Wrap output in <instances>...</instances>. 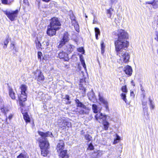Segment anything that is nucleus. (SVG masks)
Instances as JSON below:
<instances>
[{
	"instance_id": "1",
	"label": "nucleus",
	"mask_w": 158,
	"mask_h": 158,
	"mask_svg": "<svg viewBox=\"0 0 158 158\" xmlns=\"http://www.w3.org/2000/svg\"><path fill=\"white\" fill-rule=\"evenodd\" d=\"M114 34L118 37L114 44L117 55L120 57V63H127L130 58V54L126 50L129 44V42L127 41L128 39V34L126 31L122 29L114 32Z\"/></svg>"
},
{
	"instance_id": "2",
	"label": "nucleus",
	"mask_w": 158,
	"mask_h": 158,
	"mask_svg": "<svg viewBox=\"0 0 158 158\" xmlns=\"http://www.w3.org/2000/svg\"><path fill=\"white\" fill-rule=\"evenodd\" d=\"M39 135L41 137L42 139H40V146L41 149V155L44 156H47L48 153V149L49 148V143L47 139L48 137H52V136L51 132L48 131L46 132L38 131Z\"/></svg>"
},
{
	"instance_id": "3",
	"label": "nucleus",
	"mask_w": 158,
	"mask_h": 158,
	"mask_svg": "<svg viewBox=\"0 0 158 158\" xmlns=\"http://www.w3.org/2000/svg\"><path fill=\"white\" fill-rule=\"evenodd\" d=\"M60 23L57 18H53L50 21V25L48 26L47 34L50 36H52L56 34V31L60 28Z\"/></svg>"
},
{
	"instance_id": "4",
	"label": "nucleus",
	"mask_w": 158,
	"mask_h": 158,
	"mask_svg": "<svg viewBox=\"0 0 158 158\" xmlns=\"http://www.w3.org/2000/svg\"><path fill=\"white\" fill-rule=\"evenodd\" d=\"M95 119L100 123H103L104 129L106 130L108 129L109 123L106 120L107 115L98 113L95 116Z\"/></svg>"
},
{
	"instance_id": "5",
	"label": "nucleus",
	"mask_w": 158,
	"mask_h": 158,
	"mask_svg": "<svg viewBox=\"0 0 158 158\" xmlns=\"http://www.w3.org/2000/svg\"><path fill=\"white\" fill-rule=\"evenodd\" d=\"M27 86L24 85H22L20 87L21 90V94L20 97H19V99L20 101L19 104L20 105L22 106H24V104H23L21 102H25L27 100V95L26 91L27 89Z\"/></svg>"
},
{
	"instance_id": "6",
	"label": "nucleus",
	"mask_w": 158,
	"mask_h": 158,
	"mask_svg": "<svg viewBox=\"0 0 158 158\" xmlns=\"http://www.w3.org/2000/svg\"><path fill=\"white\" fill-rule=\"evenodd\" d=\"M3 12L11 21H14L16 19V18L17 17L19 10H16L15 11L6 10L4 11Z\"/></svg>"
},
{
	"instance_id": "7",
	"label": "nucleus",
	"mask_w": 158,
	"mask_h": 158,
	"mask_svg": "<svg viewBox=\"0 0 158 158\" xmlns=\"http://www.w3.org/2000/svg\"><path fill=\"white\" fill-rule=\"evenodd\" d=\"M57 123L60 127L63 129H66V127H69L71 125L70 123L61 118L58 120Z\"/></svg>"
},
{
	"instance_id": "8",
	"label": "nucleus",
	"mask_w": 158,
	"mask_h": 158,
	"mask_svg": "<svg viewBox=\"0 0 158 158\" xmlns=\"http://www.w3.org/2000/svg\"><path fill=\"white\" fill-rule=\"evenodd\" d=\"M121 90L123 92L121 94V98L126 103H127V100L126 98V95L127 92V90L126 85L123 86L121 88Z\"/></svg>"
},
{
	"instance_id": "9",
	"label": "nucleus",
	"mask_w": 158,
	"mask_h": 158,
	"mask_svg": "<svg viewBox=\"0 0 158 158\" xmlns=\"http://www.w3.org/2000/svg\"><path fill=\"white\" fill-rule=\"evenodd\" d=\"M58 57L60 59H63L65 61H68L69 59L67 53L63 51L59 52Z\"/></svg>"
},
{
	"instance_id": "10",
	"label": "nucleus",
	"mask_w": 158,
	"mask_h": 158,
	"mask_svg": "<svg viewBox=\"0 0 158 158\" xmlns=\"http://www.w3.org/2000/svg\"><path fill=\"white\" fill-rule=\"evenodd\" d=\"M124 71L126 74L130 76L132 74V69L131 66L127 65L124 69Z\"/></svg>"
},
{
	"instance_id": "11",
	"label": "nucleus",
	"mask_w": 158,
	"mask_h": 158,
	"mask_svg": "<svg viewBox=\"0 0 158 158\" xmlns=\"http://www.w3.org/2000/svg\"><path fill=\"white\" fill-rule=\"evenodd\" d=\"M64 143L62 140H60L57 145L56 149L58 152L61 151L63 150L64 147Z\"/></svg>"
},
{
	"instance_id": "12",
	"label": "nucleus",
	"mask_w": 158,
	"mask_h": 158,
	"mask_svg": "<svg viewBox=\"0 0 158 158\" xmlns=\"http://www.w3.org/2000/svg\"><path fill=\"white\" fill-rule=\"evenodd\" d=\"M75 102L77 104V107H79L81 108V109L82 108H84L86 110H88V107L86 106L84 104L81 102L78 99H76L75 100Z\"/></svg>"
},
{
	"instance_id": "13",
	"label": "nucleus",
	"mask_w": 158,
	"mask_h": 158,
	"mask_svg": "<svg viewBox=\"0 0 158 158\" xmlns=\"http://www.w3.org/2000/svg\"><path fill=\"white\" fill-rule=\"evenodd\" d=\"M99 101L104 105L105 107L107 109L108 105V103L107 101L105 100L103 97L101 96L100 94H99Z\"/></svg>"
},
{
	"instance_id": "14",
	"label": "nucleus",
	"mask_w": 158,
	"mask_h": 158,
	"mask_svg": "<svg viewBox=\"0 0 158 158\" xmlns=\"http://www.w3.org/2000/svg\"><path fill=\"white\" fill-rule=\"evenodd\" d=\"M60 156L62 158H69V156L67 153L66 150H64L62 151H60Z\"/></svg>"
},
{
	"instance_id": "15",
	"label": "nucleus",
	"mask_w": 158,
	"mask_h": 158,
	"mask_svg": "<svg viewBox=\"0 0 158 158\" xmlns=\"http://www.w3.org/2000/svg\"><path fill=\"white\" fill-rule=\"evenodd\" d=\"M92 110L94 113H98L100 112L101 109V108L100 107H98L95 104H93L92 106Z\"/></svg>"
},
{
	"instance_id": "16",
	"label": "nucleus",
	"mask_w": 158,
	"mask_h": 158,
	"mask_svg": "<svg viewBox=\"0 0 158 158\" xmlns=\"http://www.w3.org/2000/svg\"><path fill=\"white\" fill-rule=\"evenodd\" d=\"M9 95L10 97L12 99H15V94L14 91L12 89L9 87Z\"/></svg>"
},
{
	"instance_id": "17",
	"label": "nucleus",
	"mask_w": 158,
	"mask_h": 158,
	"mask_svg": "<svg viewBox=\"0 0 158 158\" xmlns=\"http://www.w3.org/2000/svg\"><path fill=\"white\" fill-rule=\"evenodd\" d=\"M15 43L14 41H11L10 47V48L11 51H14L15 52H17V49L16 47L15 46Z\"/></svg>"
},
{
	"instance_id": "18",
	"label": "nucleus",
	"mask_w": 158,
	"mask_h": 158,
	"mask_svg": "<svg viewBox=\"0 0 158 158\" xmlns=\"http://www.w3.org/2000/svg\"><path fill=\"white\" fill-rule=\"evenodd\" d=\"M89 108L88 107L87 110H86L84 108H82L81 109L78 110V112L80 114H88L89 113Z\"/></svg>"
},
{
	"instance_id": "19",
	"label": "nucleus",
	"mask_w": 158,
	"mask_h": 158,
	"mask_svg": "<svg viewBox=\"0 0 158 158\" xmlns=\"http://www.w3.org/2000/svg\"><path fill=\"white\" fill-rule=\"evenodd\" d=\"M73 25L74 26L75 30L78 32L79 31V26L76 20L71 21Z\"/></svg>"
},
{
	"instance_id": "20",
	"label": "nucleus",
	"mask_w": 158,
	"mask_h": 158,
	"mask_svg": "<svg viewBox=\"0 0 158 158\" xmlns=\"http://www.w3.org/2000/svg\"><path fill=\"white\" fill-rule=\"evenodd\" d=\"M37 81L40 82H42L44 80V76L42 73L40 71L37 77Z\"/></svg>"
},
{
	"instance_id": "21",
	"label": "nucleus",
	"mask_w": 158,
	"mask_h": 158,
	"mask_svg": "<svg viewBox=\"0 0 158 158\" xmlns=\"http://www.w3.org/2000/svg\"><path fill=\"white\" fill-rule=\"evenodd\" d=\"M17 158H29V156L25 152L20 153Z\"/></svg>"
},
{
	"instance_id": "22",
	"label": "nucleus",
	"mask_w": 158,
	"mask_h": 158,
	"mask_svg": "<svg viewBox=\"0 0 158 158\" xmlns=\"http://www.w3.org/2000/svg\"><path fill=\"white\" fill-rule=\"evenodd\" d=\"M23 118L26 122H30V118L29 116L27 113H25L23 114Z\"/></svg>"
},
{
	"instance_id": "23",
	"label": "nucleus",
	"mask_w": 158,
	"mask_h": 158,
	"mask_svg": "<svg viewBox=\"0 0 158 158\" xmlns=\"http://www.w3.org/2000/svg\"><path fill=\"white\" fill-rule=\"evenodd\" d=\"M114 9L111 8L106 10V13L108 15V17L109 18H111L112 14V12L113 11Z\"/></svg>"
},
{
	"instance_id": "24",
	"label": "nucleus",
	"mask_w": 158,
	"mask_h": 158,
	"mask_svg": "<svg viewBox=\"0 0 158 158\" xmlns=\"http://www.w3.org/2000/svg\"><path fill=\"white\" fill-rule=\"evenodd\" d=\"M80 60L81 61V62L82 65L85 71H86L87 70H86V66L85 63V62L84 60L83 59V58L82 57V56H80Z\"/></svg>"
},
{
	"instance_id": "25",
	"label": "nucleus",
	"mask_w": 158,
	"mask_h": 158,
	"mask_svg": "<svg viewBox=\"0 0 158 158\" xmlns=\"http://www.w3.org/2000/svg\"><path fill=\"white\" fill-rule=\"evenodd\" d=\"M95 37L97 40L98 39V35H100V31L99 29L98 28L96 27L95 28Z\"/></svg>"
},
{
	"instance_id": "26",
	"label": "nucleus",
	"mask_w": 158,
	"mask_h": 158,
	"mask_svg": "<svg viewBox=\"0 0 158 158\" xmlns=\"http://www.w3.org/2000/svg\"><path fill=\"white\" fill-rule=\"evenodd\" d=\"M63 40L67 42L69 40L68 34L67 32H65L64 34L62 39Z\"/></svg>"
},
{
	"instance_id": "27",
	"label": "nucleus",
	"mask_w": 158,
	"mask_h": 158,
	"mask_svg": "<svg viewBox=\"0 0 158 158\" xmlns=\"http://www.w3.org/2000/svg\"><path fill=\"white\" fill-rule=\"evenodd\" d=\"M35 43L36 46L39 48H44V46L42 45L40 43L39 41L38 40V39L37 40L35 41Z\"/></svg>"
},
{
	"instance_id": "28",
	"label": "nucleus",
	"mask_w": 158,
	"mask_h": 158,
	"mask_svg": "<svg viewBox=\"0 0 158 158\" xmlns=\"http://www.w3.org/2000/svg\"><path fill=\"white\" fill-rule=\"evenodd\" d=\"M66 42H67L62 39L58 45V48H61L65 44Z\"/></svg>"
},
{
	"instance_id": "29",
	"label": "nucleus",
	"mask_w": 158,
	"mask_h": 158,
	"mask_svg": "<svg viewBox=\"0 0 158 158\" xmlns=\"http://www.w3.org/2000/svg\"><path fill=\"white\" fill-rule=\"evenodd\" d=\"M67 47L68 48L67 50L69 52H71L73 51V46L70 44H68L67 46Z\"/></svg>"
},
{
	"instance_id": "30",
	"label": "nucleus",
	"mask_w": 158,
	"mask_h": 158,
	"mask_svg": "<svg viewBox=\"0 0 158 158\" xmlns=\"http://www.w3.org/2000/svg\"><path fill=\"white\" fill-rule=\"evenodd\" d=\"M9 43L8 40L7 39L4 42V45L3 47V48L4 49H6L7 47V45Z\"/></svg>"
},
{
	"instance_id": "31",
	"label": "nucleus",
	"mask_w": 158,
	"mask_h": 158,
	"mask_svg": "<svg viewBox=\"0 0 158 158\" xmlns=\"http://www.w3.org/2000/svg\"><path fill=\"white\" fill-rule=\"evenodd\" d=\"M49 43L48 41H44L42 43V45L44 46V48H46L47 46L49 45Z\"/></svg>"
},
{
	"instance_id": "32",
	"label": "nucleus",
	"mask_w": 158,
	"mask_h": 158,
	"mask_svg": "<svg viewBox=\"0 0 158 158\" xmlns=\"http://www.w3.org/2000/svg\"><path fill=\"white\" fill-rule=\"evenodd\" d=\"M142 105L144 110H147V102H143L142 103Z\"/></svg>"
},
{
	"instance_id": "33",
	"label": "nucleus",
	"mask_w": 158,
	"mask_h": 158,
	"mask_svg": "<svg viewBox=\"0 0 158 158\" xmlns=\"http://www.w3.org/2000/svg\"><path fill=\"white\" fill-rule=\"evenodd\" d=\"M101 53L102 54H103L104 53V49H105V46L104 45L103 42H102L101 43Z\"/></svg>"
},
{
	"instance_id": "34",
	"label": "nucleus",
	"mask_w": 158,
	"mask_h": 158,
	"mask_svg": "<svg viewBox=\"0 0 158 158\" xmlns=\"http://www.w3.org/2000/svg\"><path fill=\"white\" fill-rule=\"evenodd\" d=\"M12 0H2V3L6 4H9L10 3L12 2Z\"/></svg>"
},
{
	"instance_id": "35",
	"label": "nucleus",
	"mask_w": 158,
	"mask_h": 158,
	"mask_svg": "<svg viewBox=\"0 0 158 158\" xmlns=\"http://www.w3.org/2000/svg\"><path fill=\"white\" fill-rule=\"evenodd\" d=\"M77 50L79 52H81L82 54H84L85 53V50L82 47H80L79 48H78L77 49Z\"/></svg>"
},
{
	"instance_id": "36",
	"label": "nucleus",
	"mask_w": 158,
	"mask_h": 158,
	"mask_svg": "<svg viewBox=\"0 0 158 158\" xmlns=\"http://www.w3.org/2000/svg\"><path fill=\"white\" fill-rule=\"evenodd\" d=\"M37 55L38 59L41 60L43 56V55L42 52H38L37 53Z\"/></svg>"
},
{
	"instance_id": "37",
	"label": "nucleus",
	"mask_w": 158,
	"mask_h": 158,
	"mask_svg": "<svg viewBox=\"0 0 158 158\" xmlns=\"http://www.w3.org/2000/svg\"><path fill=\"white\" fill-rule=\"evenodd\" d=\"M2 112H3L5 114H6V112L8 111V110L6 108H2L1 109Z\"/></svg>"
},
{
	"instance_id": "38",
	"label": "nucleus",
	"mask_w": 158,
	"mask_h": 158,
	"mask_svg": "<svg viewBox=\"0 0 158 158\" xmlns=\"http://www.w3.org/2000/svg\"><path fill=\"white\" fill-rule=\"evenodd\" d=\"M149 101L150 102V105L151 108L152 109H154L155 107V106L150 98L149 99Z\"/></svg>"
},
{
	"instance_id": "39",
	"label": "nucleus",
	"mask_w": 158,
	"mask_h": 158,
	"mask_svg": "<svg viewBox=\"0 0 158 158\" xmlns=\"http://www.w3.org/2000/svg\"><path fill=\"white\" fill-rule=\"evenodd\" d=\"M23 3L25 7H27L29 5L28 0H23Z\"/></svg>"
},
{
	"instance_id": "40",
	"label": "nucleus",
	"mask_w": 158,
	"mask_h": 158,
	"mask_svg": "<svg viewBox=\"0 0 158 158\" xmlns=\"http://www.w3.org/2000/svg\"><path fill=\"white\" fill-rule=\"evenodd\" d=\"M70 19L71 20V21H73V20H74L76 19L74 15L73 14V13H72L71 14H70Z\"/></svg>"
},
{
	"instance_id": "41",
	"label": "nucleus",
	"mask_w": 158,
	"mask_h": 158,
	"mask_svg": "<svg viewBox=\"0 0 158 158\" xmlns=\"http://www.w3.org/2000/svg\"><path fill=\"white\" fill-rule=\"evenodd\" d=\"M85 138L86 140L88 141H90L91 140V137L90 136L88 135H87L85 136Z\"/></svg>"
},
{
	"instance_id": "42",
	"label": "nucleus",
	"mask_w": 158,
	"mask_h": 158,
	"mask_svg": "<svg viewBox=\"0 0 158 158\" xmlns=\"http://www.w3.org/2000/svg\"><path fill=\"white\" fill-rule=\"evenodd\" d=\"M91 96H90V94H88V96L89 97V99H90L91 98H93L94 97V94L93 92H92L91 93Z\"/></svg>"
},
{
	"instance_id": "43",
	"label": "nucleus",
	"mask_w": 158,
	"mask_h": 158,
	"mask_svg": "<svg viewBox=\"0 0 158 158\" xmlns=\"http://www.w3.org/2000/svg\"><path fill=\"white\" fill-rule=\"evenodd\" d=\"M88 148L90 150H93L94 148V146L91 143H90L89 146Z\"/></svg>"
},
{
	"instance_id": "44",
	"label": "nucleus",
	"mask_w": 158,
	"mask_h": 158,
	"mask_svg": "<svg viewBox=\"0 0 158 158\" xmlns=\"http://www.w3.org/2000/svg\"><path fill=\"white\" fill-rule=\"evenodd\" d=\"M147 3L149 4H152V5L153 6H155V2H146Z\"/></svg>"
},
{
	"instance_id": "45",
	"label": "nucleus",
	"mask_w": 158,
	"mask_h": 158,
	"mask_svg": "<svg viewBox=\"0 0 158 158\" xmlns=\"http://www.w3.org/2000/svg\"><path fill=\"white\" fill-rule=\"evenodd\" d=\"M13 116V115L12 114H10L9 117H8V119H9V120H11V118H12V117Z\"/></svg>"
},
{
	"instance_id": "46",
	"label": "nucleus",
	"mask_w": 158,
	"mask_h": 158,
	"mask_svg": "<svg viewBox=\"0 0 158 158\" xmlns=\"http://www.w3.org/2000/svg\"><path fill=\"white\" fill-rule=\"evenodd\" d=\"M156 37L155 38V39L158 41V32H157L156 33Z\"/></svg>"
},
{
	"instance_id": "47",
	"label": "nucleus",
	"mask_w": 158,
	"mask_h": 158,
	"mask_svg": "<svg viewBox=\"0 0 158 158\" xmlns=\"http://www.w3.org/2000/svg\"><path fill=\"white\" fill-rule=\"evenodd\" d=\"M120 137L117 135H116V139H117V140H120Z\"/></svg>"
},
{
	"instance_id": "48",
	"label": "nucleus",
	"mask_w": 158,
	"mask_h": 158,
	"mask_svg": "<svg viewBox=\"0 0 158 158\" xmlns=\"http://www.w3.org/2000/svg\"><path fill=\"white\" fill-rule=\"evenodd\" d=\"M97 23V22L95 20V17L94 16V19L93 21V24H95Z\"/></svg>"
},
{
	"instance_id": "49",
	"label": "nucleus",
	"mask_w": 158,
	"mask_h": 158,
	"mask_svg": "<svg viewBox=\"0 0 158 158\" xmlns=\"http://www.w3.org/2000/svg\"><path fill=\"white\" fill-rule=\"evenodd\" d=\"M117 139H115L114 140V142H113V144H115L116 143H117L118 142L117 141Z\"/></svg>"
},
{
	"instance_id": "50",
	"label": "nucleus",
	"mask_w": 158,
	"mask_h": 158,
	"mask_svg": "<svg viewBox=\"0 0 158 158\" xmlns=\"http://www.w3.org/2000/svg\"><path fill=\"white\" fill-rule=\"evenodd\" d=\"M65 98L67 100H69V97L68 95H66Z\"/></svg>"
},
{
	"instance_id": "51",
	"label": "nucleus",
	"mask_w": 158,
	"mask_h": 158,
	"mask_svg": "<svg viewBox=\"0 0 158 158\" xmlns=\"http://www.w3.org/2000/svg\"><path fill=\"white\" fill-rule=\"evenodd\" d=\"M43 1L45 2H49L50 0H42Z\"/></svg>"
},
{
	"instance_id": "52",
	"label": "nucleus",
	"mask_w": 158,
	"mask_h": 158,
	"mask_svg": "<svg viewBox=\"0 0 158 158\" xmlns=\"http://www.w3.org/2000/svg\"><path fill=\"white\" fill-rule=\"evenodd\" d=\"M110 1L112 3H113L115 2V0H110Z\"/></svg>"
},
{
	"instance_id": "53",
	"label": "nucleus",
	"mask_w": 158,
	"mask_h": 158,
	"mask_svg": "<svg viewBox=\"0 0 158 158\" xmlns=\"http://www.w3.org/2000/svg\"><path fill=\"white\" fill-rule=\"evenodd\" d=\"M134 94V93H133V91H132L131 92V95H132V94Z\"/></svg>"
},
{
	"instance_id": "54",
	"label": "nucleus",
	"mask_w": 158,
	"mask_h": 158,
	"mask_svg": "<svg viewBox=\"0 0 158 158\" xmlns=\"http://www.w3.org/2000/svg\"><path fill=\"white\" fill-rule=\"evenodd\" d=\"M87 17H87V16L86 15H85V17H86V18H87Z\"/></svg>"
},
{
	"instance_id": "55",
	"label": "nucleus",
	"mask_w": 158,
	"mask_h": 158,
	"mask_svg": "<svg viewBox=\"0 0 158 158\" xmlns=\"http://www.w3.org/2000/svg\"><path fill=\"white\" fill-rule=\"evenodd\" d=\"M133 86H135V84H133Z\"/></svg>"
},
{
	"instance_id": "56",
	"label": "nucleus",
	"mask_w": 158,
	"mask_h": 158,
	"mask_svg": "<svg viewBox=\"0 0 158 158\" xmlns=\"http://www.w3.org/2000/svg\"><path fill=\"white\" fill-rule=\"evenodd\" d=\"M141 90H143V89H141Z\"/></svg>"
},
{
	"instance_id": "57",
	"label": "nucleus",
	"mask_w": 158,
	"mask_h": 158,
	"mask_svg": "<svg viewBox=\"0 0 158 158\" xmlns=\"http://www.w3.org/2000/svg\"><path fill=\"white\" fill-rule=\"evenodd\" d=\"M141 90H143V89H141Z\"/></svg>"
}]
</instances>
